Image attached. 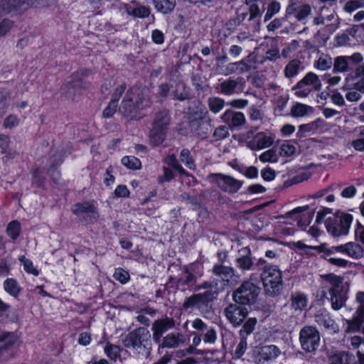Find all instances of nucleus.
<instances>
[{
	"instance_id": "1",
	"label": "nucleus",
	"mask_w": 364,
	"mask_h": 364,
	"mask_svg": "<svg viewBox=\"0 0 364 364\" xmlns=\"http://www.w3.org/2000/svg\"><path fill=\"white\" fill-rule=\"evenodd\" d=\"M151 106L149 91L140 87H132L127 93L119 107V112L132 119H139L141 112Z\"/></svg>"
},
{
	"instance_id": "2",
	"label": "nucleus",
	"mask_w": 364,
	"mask_h": 364,
	"mask_svg": "<svg viewBox=\"0 0 364 364\" xmlns=\"http://www.w3.org/2000/svg\"><path fill=\"white\" fill-rule=\"evenodd\" d=\"M260 289L252 282L245 281L237 289L232 295L236 303L241 304H250L256 301Z\"/></svg>"
},
{
	"instance_id": "3",
	"label": "nucleus",
	"mask_w": 364,
	"mask_h": 364,
	"mask_svg": "<svg viewBox=\"0 0 364 364\" xmlns=\"http://www.w3.org/2000/svg\"><path fill=\"white\" fill-rule=\"evenodd\" d=\"M261 279L267 291L274 293L282 282V272L277 265L265 266L261 273Z\"/></svg>"
},
{
	"instance_id": "4",
	"label": "nucleus",
	"mask_w": 364,
	"mask_h": 364,
	"mask_svg": "<svg viewBox=\"0 0 364 364\" xmlns=\"http://www.w3.org/2000/svg\"><path fill=\"white\" fill-rule=\"evenodd\" d=\"M150 338L149 331L145 328H139L128 333L123 339L124 347L134 350L145 348Z\"/></svg>"
},
{
	"instance_id": "5",
	"label": "nucleus",
	"mask_w": 364,
	"mask_h": 364,
	"mask_svg": "<svg viewBox=\"0 0 364 364\" xmlns=\"http://www.w3.org/2000/svg\"><path fill=\"white\" fill-rule=\"evenodd\" d=\"M301 348L307 352L316 350L320 343V335L316 328L312 326L304 327L299 334Z\"/></svg>"
},
{
	"instance_id": "6",
	"label": "nucleus",
	"mask_w": 364,
	"mask_h": 364,
	"mask_svg": "<svg viewBox=\"0 0 364 364\" xmlns=\"http://www.w3.org/2000/svg\"><path fill=\"white\" fill-rule=\"evenodd\" d=\"M282 353L275 345L257 346L253 350L252 356L258 364H264L277 358Z\"/></svg>"
},
{
	"instance_id": "7",
	"label": "nucleus",
	"mask_w": 364,
	"mask_h": 364,
	"mask_svg": "<svg viewBox=\"0 0 364 364\" xmlns=\"http://www.w3.org/2000/svg\"><path fill=\"white\" fill-rule=\"evenodd\" d=\"M73 213L78 218L92 223L97 220L99 215L93 202L76 203L73 206Z\"/></svg>"
},
{
	"instance_id": "8",
	"label": "nucleus",
	"mask_w": 364,
	"mask_h": 364,
	"mask_svg": "<svg viewBox=\"0 0 364 364\" xmlns=\"http://www.w3.org/2000/svg\"><path fill=\"white\" fill-rule=\"evenodd\" d=\"M224 314L229 322L235 327H237L242 324L247 316L248 311L244 306L231 304L225 308Z\"/></svg>"
},
{
	"instance_id": "9",
	"label": "nucleus",
	"mask_w": 364,
	"mask_h": 364,
	"mask_svg": "<svg viewBox=\"0 0 364 364\" xmlns=\"http://www.w3.org/2000/svg\"><path fill=\"white\" fill-rule=\"evenodd\" d=\"M363 56L360 53H355L350 56H338L333 61V69L335 72L345 73L350 70L354 64L360 63Z\"/></svg>"
},
{
	"instance_id": "10",
	"label": "nucleus",
	"mask_w": 364,
	"mask_h": 364,
	"mask_svg": "<svg viewBox=\"0 0 364 364\" xmlns=\"http://www.w3.org/2000/svg\"><path fill=\"white\" fill-rule=\"evenodd\" d=\"M309 208V206L308 205L296 207L287 213L286 218H292L296 222L299 227L304 228L310 224L311 220L312 217L309 214L306 213Z\"/></svg>"
},
{
	"instance_id": "11",
	"label": "nucleus",
	"mask_w": 364,
	"mask_h": 364,
	"mask_svg": "<svg viewBox=\"0 0 364 364\" xmlns=\"http://www.w3.org/2000/svg\"><path fill=\"white\" fill-rule=\"evenodd\" d=\"M274 138L272 134H266L263 132L257 133L247 141V147L253 151L268 148L273 144Z\"/></svg>"
},
{
	"instance_id": "12",
	"label": "nucleus",
	"mask_w": 364,
	"mask_h": 364,
	"mask_svg": "<svg viewBox=\"0 0 364 364\" xmlns=\"http://www.w3.org/2000/svg\"><path fill=\"white\" fill-rule=\"evenodd\" d=\"M215 181L222 190L229 193L237 192L242 186V181L223 174L215 175Z\"/></svg>"
},
{
	"instance_id": "13",
	"label": "nucleus",
	"mask_w": 364,
	"mask_h": 364,
	"mask_svg": "<svg viewBox=\"0 0 364 364\" xmlns=\"http://www.w3.org/2000/svg\"><path fill=\"white\" fill-rule=\"evenodd\" d=\"M337 252L344 254L353 259H360L364 256V248L357 242H349L338 245Z\"/></svg>"
},
{
	"instance_id": "14",
	"label": "nucleus",
	"mask_w": 364,
	"mask_h": 364,
	"mask_svg": "<svg viewBox=\"0 0 364 364\" xmlns=\"http://www.w3.org/2000/svg\"><path fill=\"white\" fill-rule=\"evenodd\" d=\"M175 323L173 318H165L156 320L152 324L153 338L159 342L164 333L174 327Z\"/></svg>"
},
{
	"instance_id": "15",
	"label": "nucleus",
	"mask_w": 364,
	"mask_h": 364,
	"mask_svg": "<svg viewBox=\"0 0 364 364\" xmlns=\"http://www.w3.org/2000/svg\"><path fill=\"white\" fill-rule=\"evenodd\" d=\"M325 11H328V9L322 6L319 9L318 16L314 18L313 23L316 26L324 24L329 27L330 30L334 31L338 27V16L335 12H331L324 16L323 13Z\"/></svg>"
},
{
	"instance_id": "16",
	"label": "nucleus",
	"mask_w": 364,
	"mask_h": 364,
	"mask_svg": "<svg viewBox=\"0 0 364 364\" xmlns=\"http://www.w3.org/2000/svg\"><path fill=\"white\" fill-rule=\"evenodd\" d=\"M235 264L237 267L242 271H249L252 269L253 260L252 258V252L249 247H242L238 251Z\"/></svg>"
},
{
	"instance_id": "17",
	"label": "nucleus",
	"mask_w": 364,
	"mask_h": 364,
	"mask_svg": "<svg viewBox=\"0 0 364 364\" xmlns=\"http://www.w3.org/2000/svg\"><path fill=\"white\" fill-rule=\"evenodd\" d=\"M18 341L17 336L14 333L3 332L0 333V341L3 342L4 347H1V355L4 358L14 355V350L11 347Z\"/></svg>"
},
{
	"instance_id": "18",
	"label": "nucleus",
	"mask_w": 364,
	"mask_h": 364,
	"mask_svg": "<svg viewBox=\"0 0 364 364\" xmlns=\"http://www.w3.org/2000/svg\"><path fill=\"white\" fill-rule=\"evenodd\" d=\"M223 122L230 127H238L245 122V117L242 112L226 110L221 116Z\"/></svg>"
},
{
	"instance_id": "19",
	"label": "nucleus",
	"mask_w": 364,
	"mask_h": 364,
	"mask_svg": "<svg viewBox=\"0 0 364 364\" xmlns=\"http://www.w3.org/2000/svg\"><path fill=\"white\" fill-rule=\"evenodd\" d=\"M242 79L229 78L219 85L220 92L225 95H232L242 92V87L240 85Z\"/></svg>"
},
{
	"instance_id": "20",
	"label": "nucleus",
	"mask_w": 364,
	"mask_h": 364,
	"mask_svg": "<svg viewBox=\"0 0 364 364\" xmlns=\"http://www.w3.org/2000/svg\"><path fill=\"white\" fill-rule=\"evenodd\" d=\"M185 337L180 333H170L163 339L162 348H176L185 343Z\"/></svg>"
},
{
	"instance_id": "21",
	"label": "nucleus",
	"mask_w": 364,
	"mask_h": 364,
	"mask_svg": "<svg viewBox=\"0 0 364 364\" xmlns=\"http://www.w3.org/2000/svg\"><path fill=\"white\" fill-rule=\"evenodd\" d=\"M325 122L321 119H317L311 123L301 124L299 127L298 134L303 136L304 134H313L321 131L324 126Z\"/></svg>"
},
{
	"instance_id": "22",
	"label": "nucleus",
	"mask_w": 364,
	"mask_h": 364,
	"mask_svg": "<svg viewBox=\"0 0 364 364\" xmlns=\"http://www.w3.org/2000/svg\"><path fill=\"white\" fill-rule=\"evenodd\" d=\"M309 303L308 296L301 292H295L291 295V305L296 310L302 311L307 307Z\"/></svg>"
},
{
	"instance_id": "23",
	"label": "nucleus",
	"mask_w": 364,
	"mask_h": 364,
	"mask_svg": "<svg viewBox=\"0 0 364 364\" xmlns=\"http://www.w3.org/2000/svg\"><path fill=\"white\" fill-rule=\"evenodd\" d=\"M9 144L10 137L8 135L0 134V151L7 159H14L18 155L16 150L10 148Z\"/></svg>"
},
{
	"instance_id": "24",
	"label": "nucleus",
	"mask_w": 364,
	"mask_h": 364,
	"mask_svg": "<svg viewBox=\"0 0 364 364\" xmlns=\"http://www.w3.org/2000/svg\"><path fill=\"white\" fill-rule=\"evenodd\" d=\"M327 285L331 288V294L342 293L343 291V280L340 277L334 274H328L325 276Z\"/></svg>"
},
{
	"instance_id": "25",
	"label": "nucleus",
	"mask_w": 364,
	"mask_h": 364,
	"mask_svg": "<svg viewBox=\"0 0 364 364\" xmlns=\"http://www.w3.org/2000/svg\"><path fill=\"white\" fill-rule=\"evenodd\" d=\"M352 354L348 352H336L328 356L329 364H350Z\"/></svg>"
},
{
	"instance_id": "26",
	"label": "nucleus",
	"mask_w": 364,
	"mask_h": 364,
	"mask_svg": "<svg viewBox=\"0 0 364 364\" xmlns=\"http://www.w3.org/2000/svg\"><path fill=\"white\" fill-rule=\"evenodd\" d=\"M338 220V219L337 216H333L328 218L326 222V227L328 232L334 237L345 235L344 233L340 232L343 230L341 229V225Z\"/></svg>"
},
{
	"instance_id": "27",
	"label": "nucleus",
	"mask_w": 364,
	"mask_h": 364,
	"mask_svg": "<svg viewBox=\"0 0 364 364\" xmlns=\"http://www.w3.org/2000/svg\"><path fill=\"white\" fill-rule=\"evenodd\" d=\"M345 322L347 325L346 332H358L364 322V316L355 313L351 319H346Z\"/></svg>"
},
{
	"instance_id": "28",
	"label": "nucleus",
	"mask_w": 364,
	"mask_h": 364,
	"mask_svg": "<svg viewBox=\"0 0 364 364\" xmlns=\"http://www.w3.org/2000/svg\"><path fill=\"white\" fill-rule=\"evenodd\" d=\"M155 9L162 13L168 14L176 6V0H151Z\"/></svg>"
},
{
	"instance_id": "29",
	"label": "nucleus",
	"mask_w": 364,
	"mask_h": 364,
	"mask_svg": "<svg viewBox=\"0 0 364 364\" xmlns=\"http://www.w3.org/2000/svg\"><path fill=\"white\" fill-rule=\"evenodd\" d=\"M301 81L309 87H312V90H320L322 87L318 76L312 72L308 73Z\"/></svg>"
},
{
	"instance_id": "30",
	"label": "nucleus",
	"mask_w": 364,
	"mask_h": 364,
	"mask_svg": "<svg viewBox=\"0 0 364 364\" xmlns=\"http://www.w3.org/2000/svg\"><path fill=\"white\" fill-rule=\"evenodd\" d=\"M209 296V291H206L204 294H198L188 298L183 304V307L186 309L193 306L199 307L200 303L205 302L208 299Z\"/></svg>"
},
{
	"instance_id": "31",
	"label": "nucleus",
	"mask_w": 364,
	"mask_h": 364,
	"mask_svg": "<svg viewBox=\"0 0 364 364\" xmlns=\"http://www.w3.org/2000/svg\"><path fill=\"white\" fill-rule=\"evenodd\" d=\"M213 271L215 275L227 282L234 275L235 272L233 268L220 264H215Z\"/></svg>"
},
{
	"instance_id": "32",
	"label": "nucleus",
	"mask_w": 364,
	"mask_h": 364,
	"mask_svg": "<svg viewBox=\"0 0 364 364\" xmlns=\"http://www.w3.org/2000/svg\"><path fill=\"white\" fill-rule=\"evenodd\" d=\"M166 136V129L158 128V127L153 126V128L150 132L149 140L154 146H158L161 144Z\"/></svg>"
},
{
	"instance_id": "33",
	"label": "nucleus",
	"mask_w": 364,
	"mask_h": 364,
	"mask_svg": "<svg viewBox=\"0 0 364 364\" xmlns=\"http://www.w3.org/2000/svg\"><path fill=\"white\" fill-rule=\"evenodd\" d=\"M313 107L304 104L297 103L291 107V114L294 117H302L313 113Z\"/></svg>"
},
{
	"instance_id": "34",
	"label": "nucleus",
	"mask_w": 364,
	"mask_h": 364,
	"mask_svg": "<svg viewBox=\"0 0 364 364\" xmlns=\"http://www.w3.org/2000/svg\"><path fill=\"white\" fill-rule=\"evenodd\" d=\"M333 62L330 55L327 54H321L314 63V67L319 70H326L331 68Z\"/></svg>"
},
{
	"instance_id": "35",
	"label": "nucleus",
	"mask_w": 364,
	"mask_h": 364,
	"mask_svg": "<svg viewBox=\"0 0 364 364\" xmlns=\"http://www.w3.org/2000/svg\"><path fill=\"white\" fill-rule=\"evenodd\" d=\"M4 290L12 296H17L21 291L18 283L14 279L9 278L4 282Z\"/></svg>"
},
{
	"instance_id": "36",
	"label": "nucleus",
	"mask_w": 364,
	"mask_h": 364,
	"mask_svg": "<svg viewBox=\"0 0 364 364\" xmlns=\"http://www.w3.org/2000/svg\"><path fill=\"white\" fill-rule=\"evenodd\" d=\"M169 121L170 117L168 112L166 110L160 111L156 115L153 126L166 130Z\"/></svg>"
},
{
	"instance_id": "37",
	"label": "nucleus",
	"mask_w": 364,
	"mask_h": 364,
	"mask_svg": "<svg viewBox=\"0 0 364 364\" xmlns=\"http://www.w3.org/2000/svg\"><path fill=\"white\" fill-rule=\"evenodd\" d=\"M21 232V225L18 220L11 221L6 227V232L13 240H16Z\"/></svg>"
},
{
	"instance_id": "38",
	"label": "nucleus",
	"mask_w": 364,
	"mask_h": 364,
	"mask_svg": "<svg viewBox=\"0 0 364 364\" xmlns=\"http://www.w3.org/2000/svg\"><path fill=\"white\" fill-rule=\"evenodd\" d=\"M337 217L338 219V221L341 225V229L343 230L341 232L344 233L345 235H348L353 220V215L348 213H341L337 215Z\"/></svg>"
},
{
	"instance_id": "39",
	"label": "nucleus",
	"mask_w": 364,
	"mask_h": 364,
	"mask_svg": "<svg viewBox=\"0 0 364 364\" xmlns=\"http://www.w3.org/2000/svg\"><path fill=\"white\" fill-rule=\"evenodd\" d=\"M301 68V62L297 60H291L284 69V75L287 78H291L297 75Z\"/></svg>"
},
{
	"instance_id": "40",
	"label": "nucleus",
	"mask_w": 364,
	"mask_h": 364,
	"mask_svg": "<svg viewBox=\"0 0 364 364\" xmlns=\"http://www.w3.org/2000/svg\"><path fill=\"white\" fill-rule=\"evenodd\" d=\"M315 318L316 323L325 328H329L333 327L334 324L333 320L331 318L329 314L326 311L318 313Z\"/></svg>"
},
{
	"instance_id": "41",
	"label": "nucleus",
	"mask_w": 364,
	"mask_h": 364,
	"mask_svg": "<svg viewBox=\"0 0 364 364\" xmlns=\"http://www.w3.org/2000/svg\"><path fill=\"white\" fill-rule=\"evenodd\" d=\"M281 10V4L276 0H272L269 2L267 8V12L264 17V21H268L274 15L277 14Z\"/></svg>"
},
{
	"instance_id": "42",
	"label": "nucleus",
	"mask_w": 364,
	"mask_h": 364,
	"mask_svg": "<svg viewBox=\"0 0 364 364\" xmlns=\"http://www.w3.org/2000/svg\"><path fill=\"white\" fill-rule=\"evenodd\" d=\"M296 152L294 142L287 141L282 143L279 147V155L282 156H291Z\"/></svg>"
},
{
	"instance_id": "43",
	"label": "nucleus",
	"mask_w": 364,
	"mask_h": 364,
	"mask_svg": "<svg viewBox=\"0 0 364 364\" xmlns=\"http://www.w3.org/2000/svg\"><path fill=\"white\" fill-rule=\"evenodd\" d=\"M121 162L123 166L129 169L138 170L141 167V163L139 159L134 156H124Z\"/></svg>"
},
{
	"instance_id": "44",
	"label": "nucleus",
	"mask_w": 364,
	"mask_h": 364,
	"mask_svg": "<svg viewBox=\"0 0 364 364\" xmlns=\"http://www.w3.org/2000/svg\"><path fill=\"white\" fill-rule=\"evenodd\" d=\"M225 105V101L222 98L212 97L208 99V107L214 114L220 112Z\"/></svg>"
},
{
	"instance_id": "45",
	"label": "nucleus",
	"mask_w": 364,
	"mask_h": 364,
	"mask_svg": "<svg viewBox=\"0 0 364 364\" xmlns=\"http://www.w3.org/2000/svg\"><path fill=\"white\" fill-rule=\"evenodd\" d=\"M346 300V294L336 293L331 294V306L334 310H339L344 305Z\"/></svg>"
},
{
	"instance_id": "46",
	"label": "nucleus",
	"mask_w": 364,
	"mask_h": 364,
	"mask_svg": "<svg viewBox=\"0 0 364 364\" xmlns=\"http://www.w3.org/2000/svg\"><path fill=\"white\" fill-rule=\"evenodd\" d=\"M259 159L262 163H276L279 160V156L274 149H270L262 153Z\"/></svg>"
},
{
	"instance_id": "47",
	"label": "nucleus",
	"mask_w": 364,
	"mask_h": 364,
	"mask_svg": "<svg viewBox=\"0 0 364 364\" xmlns=\"http://www.w3.org/2000/svg\"><path fill=\"white\" fill-rule=\"evenodd\" d=\"M294 94L299 97H306L312 91V87H309L300 80L293 88Z\"/></svg>"
},
{
	"instance_id": "48",
	"label": "nucleus",
	"mask_w": 364,
	"mask_h": 364,
	"mask_svg": "<svg viewBox=\"0 0 364 364\" xmlns=\"http://www.w3.org/2000/svg\"><path fill=\"white\" fill-rule=\"evenodd\" d=\"M18 260L22 263L23 269L27 273L31 274L34 276H38L39 274V272L36 267H34L32 261L27 259L25 256L22 255L19 257Z\"/></svg>"
},
{
	"instance_id": "49",
	"label": "nucleus",
	"mask_w": 364,
	"mask_h": 364,
	"mask_svg": "<svg viewBox=\"0 0 364 364\" xmlns=\"http://www.w3.org/2000/svg\"><path fill=\"white\" fill-rule=\"evenodd\" d=\"M257 323V321L255 318H250L245 323L244 325L240 330V336H244L245 335L251 334Z\"/></svg>"
},
{
	"instance_id": "50",
	"label": "nucleus",
	"mask_w": 364,
	"mask_h": 364,
	"mask_svg": "<svg viewBox=\"0 0 364 364\" xmlns=\"http://www.w3.org/2000/svg\"><path fill=\"white\" fill-rule=\"evenodd\" d=\"M255 60V55L253 53L250 54L245 59L237 62L240 64L239 70L241 73H245L249 71L250 69L253 68L254 66L252 65V62Z\"/></svg>"
},
{
	"instance_id": "51",
	"label": "nucleus",
	"mask_w": 364,
	"mask_h": 364,
	"mask_svg": "<svg viewBox=\"0 0 364 364\" xmlns=\"http://www.w3.org/2000/svg\"><path fill=\"white\" fill-rule=\"evenodd\" d=\"M21 119L14 114H9L4 120V127L13 129L20 124Z\"/></svg>"
},
{
	"instance_id": "52",
	"label": "nucleus",
	"mask_w": 364,
	"mask_h": 364,
	"mask_svg": "<svg viewBox=\"0 0 364 364\" xmlns=\"http://www.w3.org/2000/svg\"><path fill=\"white\" fill-rule=\"evenodd\" d=\"M104 350L105 353L108 358L112 360H115L119 355V348L115 345L107 343L105 347Z\"/></svg>"
},
{
	"instance_id": "53",
	"label": "nucleus",
	"mask_w": 364,
	"mask_h": 364,
	"mask_svg": "<svg viewBox=\"0 0 364 364\" xmlns=\"http://www.w3.org/2000/svg\"><path fill=\"white\" fill-rule=\"evenodd\" d=\"M364 6V2L358 0H350L346 3L343 10L346 13H352Z\"/></svg>"
},
{
	"instance_id": "54",
	"label": "nucleus",
	"mask_w": 364,
	"mask_h": 364,
	"mask_svg": "<svg viewBox=\"0 0 364 364\" xmlns=\"http://www.w3.org/2000/svg\"><path fill=\"white\" fill-rule=\"evenodd\" d=\"M164 161L166 164H167L168 166L173 168L176 171L179 172L180 173L183 174L185 173V171L181 167V166L178 164V162L174 155L168 156L165 159Z\"/></svg>"
},
{
	"instance_id": "55",
	"label": "nucleus",
	"mask_w": 364,
	"mask_h": 364,
	"mask_svg": "<svg viewBox=\"0 0 364 364\" xmlns=\"http://www.w3.org/2000/svg\"><path fill=\"white\" fill-rule=\"evenodd\" d=\"M355 302L358 305L355 313L364 316V291H358L355 295Z\"/></svg>"
},
{
	"instance_id": "56",
	"label": "nucleus",
	"mask_w": 364,
	"mask_h": 364,
	"mask_svg": "<svg viewBox=\"0 0 364 364\" xmlns=\"http://www.w3.org/2000/svg\"><path fill=\"white\" fill-rule=\"evenodd\" d=\"M113 277L116 280L120 282L122 284H126L129 279V274L128 272L122 268L116 269Z\"/></svg>"
},
{
	"instance_id": "57",
	"label": "nucleus",
	"mask_w": 364,
	"mask_h": 364,
	"mask_svg": "<svg viewBox=\"0 0 364 364\" xmlns=\"http://www.w3.org/2000/svg\"><path fill=\"white\" fill-rule=\"evenodd\" d=\"M311 250H316L320 252H323L326 255V256H330L336 252H337V246H333L331 247H328L326 244L323 243L318 246H312L311 247Z\"/></svg>"
},
{
	"instance_id": "58",
	"label": "nucleus",
	"mask_w": 364,
	"mask_h": 364,
	"mask_svg": "<svg viewBox=\"0 0 364 364\" xmlns=\"http://www.w3.org/2000/svg\"><path fill=\"white\" fill-rule=\"evenodd\" d=\"M247 348V339L244 336H242V338H240V341L239 343L237 344L236 349L235 350V355L238 358L242 357L246 352Z\"/></svg>"
},
{
	"instance_id": "59",
	"label": "nucleus",
	"mask_w": 364,
	"mask_h": 364,
	"mask_svg": "<svg viewBox=\"0 0 364 364\" xmlns=\"http://www.w3.org/2000/svg\"><path fill=\"white\" fill-rule=\"evenodd\" d=\"M205 331L203 341L206 343H214L217 339L216 331L212 327H208Z\"/></svg>"
},
{
	"instance_id": "60",
	"label": "nucleus",
	"mask_w": 364,
	"mask_h": 364,
	"mask_svg": "<svg viewBox=\"0 0 364 364\" xmlns=\"http://www.w3.org/2000/svg\"><path fill=\"white\" fill-rule=\"evenodd\" d=\"M150 14V10L149 8L141 6L132 10V16L138 18H145L149 16Z\"/></svg>"
},
{
	"instance_id": "61",
	"label": "nucleus",
	"mask_w": 364,
	"mask_h": 364,
	"mask_svg": "<svg viewBox=\"0 0 364 364\" xmlns=\"http://www.w3.org/2000/svg\"><path fill=\"white\" fill-rule=\"evenodd\" d=\"M181 161L189 168L192 169L194 168L193 160L190 155V151L187 149H183L181 152L180 155Z\"/></svg>"
},
{
	"instance_id": "62",
	"label": "nucleus",
	"mask_w": 364,
	"mask_h": 364,
	"mask_svg": "<svg viewBox=\"0 0 364 364\" xmlns=\"http://www.w3.org/2000/svg\"><path fill=\"white\" fill-rule=\"evenodd\" d=\"M311 9L309 5H302L297 9L296 16L299 20H303L311 14Z\"/></svg>"
},
{
	"instance_id": "63",
	"label": "nucleus",
	"mask_w": 364,
	"mask_h": 364,
	"mask_svg": "<svg viewBox=\"0 0 364 364\" xmlns=\"http://www.w3.org/2000/svg\"><path fill=\"white\" fill-rule=\"evenodd\" d=\"M14 22L5 18L0 23V37L4 36L13 27Z\"/></svg>"
},
{
	"instance_id": "64",
	"label": "nucleus",
	"mask_w": 364,
	"mask_h": 364,
	"mask_svg": "<svg viewBox=\"0 0 364 364\" xmlns=\"http://www.w3.org/2000/svg\"><path fill=\"white\" fill-rule=\"evenodd\" d=\"M354 232L355 239L361 243L364 244V226L358 222L355 227Z\"/></svg>"
}]
</instances>
